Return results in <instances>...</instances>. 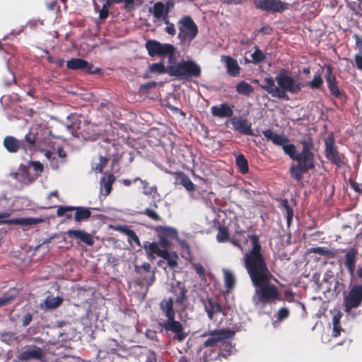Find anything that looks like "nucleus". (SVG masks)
<instances>
[{
	"instance_id": "f257e3e1",
	"label": "nucleus",
	"mask_w": 362,
	"mask_h": 362,
	"mask_svg": "<svg viewBox=\"0 0 362 362\" xmlns=\"http://www.w3.org/2000/svg\"><path fill=\"white\" fill-rule=\"evenodd\" d=\"M251 248L243 255L244 267L250 276L255 293L252 302L255 306L275 303L283 300L276 286L272 280L276 279L268 268L263 253L259 237L255 234L248 235Z\"/></svg>"
},
{
	"instance_id": "f03ea898",
	"label": "nucleus",
	"mask_w": 362,
	"mask_h": 362,
	"mask_svg": "<svg viewBox=\"0 0 362 362\" xmlns=\"http://www.w3.org/2000/svg\"><path fill=\"white\" fill-rule=\"evenodd\" d=\"M300 144L302 145V150L294 160L296 163H291L289 168L291 177L298 182L303 180L305 173L315 168L313 139L308 136L301 139Z\"/></svg>"
},
{
	"instance_id": "7ed1b4c3",
	"label": "nucleus",
	"mask_w": 362,
	"mask_h": 362,
	"mask_svg": "<svg viewBox=\"0 0 362 362\" xmlns=\"http://www.w3.org/2000/svg\"><path fill=\"white\" fill-rule=\"evenodd\" d=\"M171 61L168 65V74L180 80L191 81L192 78L199 77L201 67L194 61L182 60L176 62Z\"/></svg>"
},
{
	"instance_id": "20e7f679",
	"label": "nucleus",
	"mask_w": 362,
	"mask_h": 362,
	"mask_svg": "<svg viewBox=\"0 0 362 362\" xmlns=\"http://www.w3.org/2000/svg\"><path fill=\"white\" fill-rule=\"evenodd\" d=\"M275 81L278 84L277 88L280 90L278 93V98L286 100H289L287 93L297 94L304 87L302 83L296 82L293 77L290 75L289 71L286 69L280 70L275 78Z\"/></svg>"
},
{
	"instance_id": "39448f33",
	"label": "nucleus",
	"mask_w": 362,
	"mask_h": 362,
	"mask_svg": "<svg viewBox=\"0 0 362 362\" xmlns=\"http://www.w3.org/2000/svg\"><path fill=\"white\" fill-rule=\"evenodd\" d=\"M52 132L45 124H33L25 136V141L30 149L41 147L48 144Z\"/></svg>"
},
{
	"instance_id": "423d86ee",
	"label": "nucleus",
	"mask_w": 362,
	"mask_h": 362,
	"mask_svg": "<svg viewBox=\"0 0 362 362\" xmlns=\"http://www.w3.org/2000/svg\"><path fill=\"white\" fill-rule=\"evenodd\" d=\"M145 47L148 51V54L151 57H168L169 63L175 59V47L168 43L162 44L156 40H148L146 42Z\"/></svg>"
},
{
	"instance_id": "0eeeda50",
	"label": "nucleus",
	"mask_w": 362,
	"mask_h": 362,
	"mask_svg": "<svg viewBox=\"0 0 362 362\" xmlns=\"http://www.w3.org/2000/svg\"><path fill=\"white\" fill-rule=\"evenodd\" d=\"M264 137L276 146H281L284 153L294 160L298 154L296 151V147L293 144H288L289 139L284 135L274 133L270 129H265L262 132Z\"/></svg>"
},
{
	"instance_id": "6e6552de",
	"label": "nucleus",
	"mask_w": 362,
	"mask_h": 362,
	"mask_svg": "<svg viewBox=\"0 0 362 362\" xmlns=\"http://www.w3.org/2000/svg\"><path fill=\"white\" fill-rule=\"evenodd\" d=\"M325 154L326 158L338 168L346 165L345 156L339 152L333 134H329L325 140Z\"/></svg>"
},
{
	"instance_id": "1a4fd4ad",
	"label": "nucleus",
	"mask_w": 362,
	"mask_h": 362,
	"mask_svg": "<svg viewBox=\"0 0 362 362\" xmlns=\"http://www.w3.org/2000/svg\"><path fill=\"white\" fill-rule=\"evenodd\" d=\"M178 38L182 41L194 40L198 33V28L190 16H185L179 21Z\"/></svg>"
},
{
	"instance_id": "9d476101",
	"label": "nucleus",
	"mask_w": 362,
	"mask_h": 362,
	"mask_svg": "<svg viewBox=\"0 0 362 362\" xmlns=\"http://www.w3.org/2000/svg\"><path fill=\"white\" fill-rule=\"evenodd\" d=\"M160 325L168 334H173V339L174 341L182 342L188 335L182 324L180 321L175 320V318L165 320Z\"/></svg>"
},
{
	"instance_id": "9b49d317",
	"label": "nucleus",
	"mask_w": 362,
	"mask_h": 362,
	"mask_svg": "<svg viewBox=\"0 0 362 362\" xmlns=\"http://www.w3.org/2000/svg\"><path fill=\"white\" fill-rule=\"evenodd\" d=\"M234 332L227 329H215L211 332H204L202 337H207L209 338L203 343L204 348L214 347L218 343L222 342L233 337Z\"/></svg>"
},
{
	"instance_id": "f8f14e48",
	"label": "nucleus",
	"mask_w": 362,
	"mask_h": 362,
	"mask_svg": "<svg viewBox=\"0 0 362 362\" xmlns=\"http://www.w3.org/2000/svg\"><path fill=\"white\" fill-rule=\"evenodd\" d=\"M324 69H325V78L330 94L333 97L339 99L345 97V92L340 89L339 81L336 76L333 74V67L329 64H325Z\"/></svg>"
},
{
	"instance_id": "ddd939ff",
	"label": "nucleus",
	"mask_w": 362,
	"mask_h": 362,
	"mask_svg": "<svg viewBox=\"0 0 362 362\" xmlns=\"http://www.w3.org/2000/svg\"><path fill=\"white\" fill-rule=\"evenodd\" d=\"M91 209H95L83 206H59L57 210V216L62 217L64 216L66 212L74 211V221L76 222H81L88 220L91 216Z\"/></svg>"
},
{
	"instance_id": "4468645a",
	"label": "nucleus",
	"mask_w": 362,
	"mask_h": 362,
	"mask_svg": "<svg viewBox=\"0 0 362 362\" xmlns=\"http://www.w3.org/2000/svg\"><path fill=\"white\" fill-rule=\"evenodd\" d=\"M253 4L256 8L270 13H282L288 6L281 0H254Z\"/></svg>"
},
{
	"instance_id": "2eb2a0df",
	"label": "nucleus",
	"mask_w": 362,
	"mask_h": 362,
	"mask_svg": "<svg viewBox=\"0 0 362 362\" xmlns=\"http://www.w3.org/2000/svg\"><path fill=\"white\" fill-rule=\"evenodd\" d=\"M362 303V285H354L344 298V311L350 313L353 308L361 306Z\"/></svg>"
},
{
	"instance_id": "dca6fc26",
	"label": "nucleus",
	"mask_w": 362,
	"mask_h": 362,
	"mask_svg": "<svg viewBox=\"0 0 362 362\" xmlns=\"http://www.w3.org/2000/svg\"><path fill=\"white\" fill-rule=\"evenodd\" d=\"M18 358L22 361L37 360L41 362H47V356L42 349L37 346H28L19 354Z\"/></svg>"
},
{
	"instance_id": "f3484780",
	"label": "nucleus",
	"mask_w": 362,
	"mask_h": 362,
	"mask_svg": "<svg viewBox=\"0 0 362 362\" xmlns=\"http://www.w3.org/2000/svg\"><path fill=\"white\" fill-rule=\"evenodd\" d=\"M119 147V144L115 142L105 141L100 146L99 156H105V159L108 160L112 159L113 163L117 162L121 158Z\"/></svg>"
},
{
	"instance_id": "a211bd4d",
	"label": "nucleus",
	"mask_w": 362,
	"mask_h": 362,
	"mask_svg": "<svg viewBox=\"0 0 362 362\" xmlns=\"http://www.w3.org/2000/svg\"><path fill=\"white\" fill-rule=\"evenodd\" d=\"M202 302L204 304V310L210 320L215 321L214 316L216 314H224L223 308L218 302V300H214L212 298L207 297Z\"/></svg>"
},
{
	"instance_id": "6ab92c4d",
	"label": "nucleus",
	"mask_w": 362,
	"mask_h": 362,
	"mask_svg": "<svg viewBox=\"0 0 362 362\" xmlns=\"http://www.w3.org/2000/svg\"><path fill=\"white\" fill-rule=\"evenodd\" d=\"M231 124L233 128L240 133L249 136L254 135L252 129V124L247 119L242 117H233L231 119Z\"/></svg>"
},
{
	"instance_id": "aec40b11",
	"label": "nucleus",
	"mask_w": 362,
	"mask_h": 362,
	"mask_svg": "<svg viewBox=\"0 0 362 362\" xmlns=\"http://www.w3.org/2000/svg\"><path fill=\"white\" fill-rule=\"evenodd\" d=\"M66 67L71 70H82L89 74L94 73L93 65L80 58H73L67 61Z\"/></svg>"
},
{
	"instance_id": "412c9836",
	"label": "nucleus",
	"mask_w": 362,
	"mask_h": 362,
	"mask_svg": "<svg viewBox=\"0 0 362 362\" xmlns=\"http://www.w3.org/2000/svg\"><path fill=\"white\" fill-rule=\"evenodd\" d=\"M66 235L69 238L79 240L88 246L94 244L93 236L85 230L70 229L66 231Z\"/></svg>"
},
{
	"instance_id": "4be33fe9",
	"label": "nucleus",
	"mask_w": 362,
	"mask_h": 362,
	"mask_svg": "<svg viewBox=\"0 0 362 362\" xmlns=\"http://www.w3.org/2000/svg\"><path fill=\"white\" fill-rule=\"evenodd\" d=\"M357 255L358 252L356 249L351 248L347 251L345 255L344 264L351 278L355 277V269Z\"/></svg>"
},
{
	"instance_id": "5701e85b",
	"label": "nucleus",
	"mask_w": 362,
	"mask_h": 362,
	"mask_svg": "<svg viewBox=\"0 0 362 362\" xmlns=\"http://www.w3.org/2000/svg\"><path fill=\"white\" fill-rule=\"evenodd\" d=\"M173 305L174 299L173 298H164L160 301L159 307L166 320L175 318V311Z\"/></svg>"
},
{
	"instance_id": "b1692460",
	"label": "nucleus",
	"mask_w": 362,
	"mask_h": 362,
	"mask_svg": "<svg viewBox=\"0 0 362 362\" xmlns=\"http://www.w3.org/2000/svg\"><path fill=\"white\" fill-rule=\"evenodd\" d=\"M221 61L226 64L227 73L230 76H238L240 74V67L236 59L230 56H222Z\"/></svg>"
},
{
	"instance_id": "393cba45",
	"label": "nucleus",
	"mask_w": 362,
	"mask_h": 362,
	"mask_svg": "<svg viewBox=\"0 0 362 362\" xmlns=\"http://www.w3.org/2000/svg\"><path fill=\"white\" fill-rule=\"evenodd\" d=\"M148 11L151 13L156 19L168 18L170 8H165V4L161 1L156 2L152 8H149Z\"/></svg>"
},
{
	"instance_id": "a878e982",
	"label": "nucleus",
	"mask_w": 362,
	"mask_h": 362,
	"mask_svg": "<svg viewBox=\"0 0 362 362\" xmlns=\"http://www.w3.org/2000/svg\"><path fill=\"white\" fill-rule=\"evenodd\" d=\"M211 114L214 117L221 118L230 117L233 115V111L227 103H222L221 105H214L211 108Z\"/></svg>"
},
{
	"instance_id": "bb28decb",
	"label": "nucleus",
	"mask_w": 362,
	"mask_h": 362,
	"mask_svg": "<svg viewBox=\"0 0 362 362\" xmlns=\"http://www.w3.org/2000/svg\"><path fill=\"white\" fill-rule=\"evenodd\" d=\"M42 221V219H41V218H21L1 220V221H0V224L31 226V225H36L37 223H41Z\"/></svg>"
},
{
	"instance_id": "cd10ccee",
	"label": "nucleus",
	"mask_w": 362,
	"mask_h": 362,
	"mask_svg": "<svg viewBox=\"0 0 362 362\" xmlns=\"http://www.w3.org/2000/svg\"><path fill=\"white\" fill-rule=\"evenodd\" d=\"M23 141L12 136H6L4 140L5 148L10 153H16L20 149Z\"/></svg>"
},
{
	"instance_id": "c85d7f7f",
	"label": "nucleus",
	"mask_w": 362,
	"mask_h": 362,
	"mask_svg": "<svg viewBox=\"0 0 362 362\" xmlns=\"http://www.w3.org/2000/svg\"><path fill=\"white\" fill-rule=\"evenodd\" d=\"M275 81L272 77H266L264 79V84L260 85V87L272 97L278 98V93L280 90L276 86Z\"/></svg>"
},
{
	"instance_id": "c756f323",
	"label": "nucleus",
	"mask_w": 362,
	"mask_h": 362,
	"mask_svg": "<svg viewBox=\"0 0 362 362\" xmlns=\"http://www.w3.org/2000/svg\"><path fill=\"white\" fill-rule=\"evenodd\" d=\"M155 230L158 233V235L165 237L170 240H174L177 238V232L173 228L157 226L155 228Z\"/></svg>"
},
{
	"instance_id": "7c9ffc66",
	"label": "nucleus",
	"mask_w": 362,
	"mask_h": 362,
	"mask_svg": "<svg viewBox=\"0 0 362 362\" xmlns=\"http://www.w3.org/2000/svg\"><path fill=\"white\" fill-rule=\"evenodd\" d=\"M143 247L146 252V254L148 255V259H155V255L158 256V254L160 253L161 249L160 248V246L158 243L153 242H145L144 243Z\"/></svg>"
},
{
	"instance_id": "2f4dec72",
	"label": "nucleus",
	"mask_w": 362,
	"mask_h": 362,
	"mask_svg": "<svg viewBox=\"0 0 362 362\" xmlns=\"http://www.w3.org/2000/svg\"><path fill=\"white\" fill-rule=\"evenodd\" d=\"M187 289L184 286L175 289L173 291V293L176 298L175 300H174V302L181 306L185 305L187 301Z\"/></svg>"
},
{
	"instance_id": "473e14b6",
	"label": "nucleus",
	"mask_w": 362,
	"mask_h": 362,
	"mask_svg": "<svg viewBox=\"0 0 362 362\" xmlns=\"http://www.w3.org/2000/svg\"><path fill=\"white\" fill-rule=\"evenodd\" d=\"M176 174L177 175V180H178L179 183L187 191L192 192L195 190V185L185 173L182 171H179Z\"/></svg>"
},
{
	"instance_id": "72a5a7b5",
	"label": "nucleus",
	"mask_w": 362,
	"mask_h": 362,
	"mask_svg": "<svg viewBox=\"0 0 362 362\" xmlns=\"http://www.w3.org/2000/svg\"><path fill=\"white\" fill-rule=\"evenodd\" d=\"M115 180V177L112 173L107 174L105 177H103L101 178L100 184H101V187L104 188V190H105L104 195L105 196L109 195L110 193L111 192L112 189V184L114 183Z\"/></svg>"
},
{
	"instance_id": "f704fd0d",
	"label": "nucleus",
	"mask_w": 362,
	"mask_h": 362,
	"mask_svg": "<svg viewBox=\"0 0 362 362\" xmlns=\"http://www.w3.org/2000/svg\"><path fill=\"white\" fill-rule=\"evenodd\" d=\"M237 91L246 96H250L254 92L253 87L245 81H241L236 86Z\"/></svg>"
},
{
	"instance_id": "c9c22d12",
	"label": "nucleus",
	"mask_w": 362,
	"mask_h": 362,
	"mask_svg": "<svg viewBox=\"0 0 362 362\" xmlns=\"http://www.w3.org/2000/svg\"><path fill=\"white\" fill-rule=\"evenodd\" d=\"M310 252L315 254L320 255L328 258H334L337 252L335 250H331L323 247H317L310 249Z\"/></svg>"
},
{
	"instance_id": "e433bc0d",
	"label": "nucleus",
	"mask_w": 362,
	"mask_h": 362,
	"mask_svg": "<svg viewBox=\"0 0 362 362\" xmlns=\"http://www.w3.org/2000/svg\"><path fill=\"white\" fill-rule=\"evenodd\" d=\"M235 165L242 174H246L249 171L248 162L243 154H239L235 158Z\"/></svg>"
},
{
	"instance_id": "4c0bfd02",
	"label": "nucleus",
	"mask_w": 362,
	"mask_h": 362,
	"mask_svg": "<svg viewBox=\"0 0 362 362\" xmlns=\"http://www.w3.org/2000/svg\"><path fill=\"white\" fill-rule=\"evenodd\" d=\"M280 206L285 209L287 225L290 226L293 217V209L289 206L288 201L286 199H280Z\"/></svg>"
},
{
	"instance_id": "58836bf2",
	"label": "nucleus",
	"mask_w": 362,
	"mask_h": 362,
	"mask_svg": "<svg viewBox=\"0 0 362 362\" xmlns=\"http://www.w3.org/2000/svg\"><path fill=\"white\" fill-rule=\"evenodd\" d=\"M224 283L227 290H231L235 287V278L234 274L228 269H223Z\"/></svg>"
},
{
	"instance_id": "ea45409f",
	"label": "nucleus",
	"mask_w": 362,
	"mask_h": 362,
	"mask_svg": "<svg viewBox=\"0 0 362 362\" xmlns=\"http://www.w3.org/2000/svg\"><path fill=\"white\" fill-rule=\"evenodd\" d=\"M229 230L226 226H219L216 234V240L218 243H225L229 240Z\"/></svg>"
},
{
	"instance_id": "a19ab883",
	"label": "nucleus",
	"mask_w": 362,
	"mask_h": 362,
	"mask_svg": "<svg viewBox=\"0 0 362 362\" xmlns=\"http://www.w3.org/2000/svg\"><path fill=\"white\" fill-rule=\"evenodd\" d=\"M63 302V298L61 297L47 296L45 300V304L49 309H54L59 307Z\"/></svg>"
},
{
	"instance_id": "79ce46f5",
	"label": "nucleus",
	"mask_w": 362,
	"mask_h": 362,
	"mask_svg": "<svg viewBox=\"0 0 362 362\" xmlns=\"http://www.w3.org/2000/svg\"><path fill=\"white\" fill-rule=\"evenodd\" d=\"M19 292L16 288H11L8 291L3 294L1 298L6 305L11 303V302L17 297Z\"/></svg>"
},
{
	"instance_id": "37998d69",
	"label": "nucleus",
	"mask_w": 362,
	"mask_h": 362,
	"mask_svg": "<svg viewBox=\"0 0 362 362\" xmlns=\"http://www.w3.org/2000/svg\"><path fill=\"white\" fill-rule=\"evenodd\" d=\"M308 86L312 89H321L323 86V79L320 74H315L313 78L308 82Z\"/></svg>"
},
{
	"instance_id": "c03bdc74",
	"label": "nucleus",
	"mask_w": 362,
	"mask_h": 362,
	"mask_svg": "<svg viewBox=\"0 0 362 362\" xmlns=\"http://www.w3.org/2000/svg\"><path fill=\"white\" fill-rule=\"evenodd\" d=\"M150 71L157 74H168V66L165 67V65L161 62L153 63L150 66Z\"/></svg>"
},
{
	"instance_id": "a18cd8bd",
	"label": "nucleus",
	"mask_w": 362,
	"mask_h": 362,
	"mask_svg": "<svg viewBox=\"0 0 362 362\" xmlns=\"http://www.w3.org/2000/svg\"><path fill=\"white\" fill-rule=\"evenodd\" d=\"M255 52L251 54L252 61L255 64H259L264 62L266 59L265 54L258 48L257 46H255Z\"/></svg>"
},
{
	"instance_id": "49530a36",
	"label": "nucleus",
	"mask_w": 362,
	"mask_h": 362,
	"mask_svg": "<svg viewBox=\"0 0 362 362\" xmlns=\"http://www.w3.org/2000/svg\"><path fill=\"white\" fill-rule=\"evenodd\" d=\"M110 0H107L103 5L102 8L99 11V18L102 21L105 20L109 16V8L111 6Z\"/></svg>"
},
{
	"instance_id": "de8ad7c7",
	"label": "nucleus",
	"mask_w": 362,
	"mask_h": 362,
	"mask_svg": "<svg viewBox=\"0 0 362 362\" xmlns=\"http://www.w3.org/2000/svg\"><path fill=\"white\" fill-rule=\"evenodd\" d=\"M44 52L47 55V60L50 64H54L57 67H62L64 65V61L61 58H54L49 55V52L47 49H45Z\"/></svg>"
},
{
	"instance_id": "09e8293b",
	"label": "nucleus",
	"mask_w": 362,
	"mask_h": 362,
	"mask_svg": "<svg viewBox=\"0 0 362 362\" xmlns=\"http://www.w3.org/2000/svg\"><path fill=\"white\" fill-rule=\"evenodd\" d=\"M142 214L146 215L149 218L156 221H161V217L160 215L158 214V213L154 211L153 209L146 208L144 209L143 212H141Z\"/></svg>"
},
{
	"instance_id": "8fccbe9b",
	"label": "nucleus",
	"mask_w": 362,
	"mask_h": 362,
	"mask_svg": "<svg viewBox=\"0 0 362 362\" xmlns=\"http://www.w3.org/2000/svg\"><path fill=\"white\" fill-rule=\"evenodd\" d=\"M99 163L93 168L96 173H102L108 162V160L105 159V156H99Z\"/></svg>"
},
{
	"instance_id": "3c124183",
	"label": "nucleus",
	"mask_w": 362,
	"mask_h": 362,
	"mask_svg": "<svg viewBox=\"0 0 362 362\" xmlns=\"http://www.w3.org/2000/svg\"><path fill=\"white\" fill-rule=\"evenodd\" d=\"M151 268L149 263L144 262L141 266H136L135 271L138 274L142 276L144 273H150Z\"/></svg>"
},
{
	"instance_id": "603ef678",
	"label": "nucleus",
	"mask_w": 362,
	"mask_h": 362,
	"mask_svg": "<svg viewBox=\"0 0 362 362\" xmlns=\"http://www.w3.org/2000/svg\"><path fill=\"white\" fill-rule=\"evenodd\" d=\"M290 311L288 308L286 307L281 308L277 312V320L279 321H283L288 317Z\"/></svg>"
},
{
	"instance_id": "864d4df0",
	"label": "nucleus",
	"mask_w": 362,
	"mask_h": 362,
	"mask_svg": "<svg viewBox=\"0 0 362 362\" xmlns=\"http://www.w3.org/2000/svg\"><path fill=\"white\" fill-rule=\"evenodd\" d=\"M333 283H334L333 288L332 287V284L330 283V285L327 288V291H332L334 293H336V295H338L341 291L340 287L341 286L343 287L344 285L342 284L339 283V281L337 279H334Z\"/></svg>"
},
{
	"instance_id": "5fc2aeb1",
	"label": "nucleus",
	"mask_w": 362,
	"mask_h": 362,
	"mask_svg": "<svg viewBox=\"0 0 362 362\" xmlns=\"http://www.w3.org/2000/svg\"><path fill=\"white\" fill-rule=\"evenodd\" d=\"M158 237L159 240L158 243L159 246L163 249H169L172 244L170 240L160 235H158Z\"/></svg>"
},
{
	"instance_id": "6e6d98bb",
	"label": "nucleus",
	"mask_w": 362,
	"mask_h": 362,
	"mask_svg": "<svg viewBox=\"0 0 362 362\" xmlns=\"http://www.w3.org/2000/svg\"><path fill=\"white\" fill-rule=\"evenodd\" d=\"M127 238H128V241L130 243H134L137 246H139V247L141 246V242H140V240H139L138 235L133 230L129 234Z\"/></svg>"
},
{
	"instance_id": "4d7b16f0",
	"label": "nucleus",
	"mask_w": 362,
	"mask_h": 362,
	"mask_svg": "<svg viewBox=\"0 0 362 362\" xmlns=\"http://www.w3.org/2000/svg\"><path fill=\"white\" fill-rule=\"evenodd\" d=\"M156 276L154 272L151 274L149 278L144 277L142 279H140L139 284L146 285L148 286H151L153 281H155Z\"/></svg>"
},
{
	"instance_id": "13d9d810",
	"label": "nucleus",
	"mask_w": 362,
	"mask_h": 362,
	"mask_svg": "<svg viewBox=\"0 0 362 362\" xmlns=\"http://www.w3.org/2000/svg\"><path fill=\"white\" fill-rule=\"evenodd\" d=\"M179 257L178 255L176 253H173L170 257L167 260L168 265L170 268H174L177 266V260Z\"/></svg>"
},
{
	"instance_id": "bf43d9fd",
	"label": "nucleus",
	"mask_w": 362,
	"mask_h": 362,
	"mask_svg": "<svg viewBox=\"0 0 362 362\" xmlns=\"http://www.w3.org/2000/svg\"><path fill=\"white\" fill-rule=\"evenodd\" d=\"M115 230L120 232L121 233L128 236L129 234L132 232V229L127 225L124 226H118L115 227Z\"/></svg>"
},
{
	"instance_id": "052dcab7",
	"label": "nucleus",
	"mask_w": 362,
	"mask_h": 362,
	"mask_svg": "<svg viewBox=\"0 0 362 362\" xmlns=\"http://www.w3.org/2000/svg\"><path fill=\"white\" fill-rule=\"evenodd\" d=\"M164 21L167 24V27L165 28L167 33L170 35H174L176 32L174 25L173 23H170L168 18L165 19Z\"/></svg>"
},
{
	"instance_id": "680f3d73",
	"label": "nucleus",
	"mask_w": 362,
	"mask_h": 362,
	"mask_svg": "<svg viewBox=\"0 0 362 362\" xmlns=\"http://www.w3.org/2000/svg\"><path fill=\"white\" fill-rule=\"evenodd\" d=\"M193 267L194 268L197 274L200 277H204L205 275V269L201 264H194Z\"/></svg>"
},
{
	"instance_id": "e2e57ef3",
	"label": "nucleus",
	"mask_w": 362,
	"mask_h": 362,
	"mask_svg": "<svg viewBox=\"0 0 362 362\" xmlns=\"http://www.w3.org/2000/svg\"><path fill=\"white\" fill-rule=\"evenodd\" d=\"M284 300L289 303L294 301V293L291 290H286L284 293Z\"/></svg>"
},
{
	"instance_id": "0e129e2a",
	"label": "nucleus",
	"mask_w": 362,
	"mask_h": 362,
	"mask_svg": "<svg viewBox=\"0 0 362 362\" xmlns=\"http://www.w3.org/2000/svg\"><path fill=\"white\" fill-rule=\"evenodd\" d=\"M354 38L356 40V46L359 51V54H362V37L354 35Z\"/></svg>"
},
{
	"instance_id": "69168bd1",
	"label": "nucleus",
	"mask_w": 362,
	"mask_h": 362,
	"mask_svg": "<svg viewBox=\"0 0 362 362\" xmlns=\"http://www.w3.org/2000/svg\"><path fill=\"white\" fill-rule=\"evenodd\" d=\"M334 279H335V278L334 277L332 272L328 271L325 274L323 281L325 283H329L330 284V283L332 284L333 282Z\"/></svg>"
},
{
	"instance_id": "338daca9",
	"label": "nucleus",
	"mask_w": 362,
	"mask_h": 362,
	"mask_svg": "<svg viewBox=\"0 0 362 362\" xmlns=\"http://www.w3.org/2000/svg\"><path fill=\"white\" fill-rule=\"evenodd\" d=\"M33 315L30 313H28L22 320V326L26 327L28 326L32 321Z\"/></svg>"
},
{
	"instance_id": "774afa93",
	"label": "nucleus",
	"mask_w": 362,
	"mask_h": 362,
	"mask_svg": "<svg viewBox=\"0 0 362 362\" xmlns=\"http://www.w3.org/2000/svg\"><path fill=\"white\" fill-rule=\"evenodd\" d=\"M354 60L357 69L362 71V54H356L354 57Z\"/></svg>"
}]
</instances>
